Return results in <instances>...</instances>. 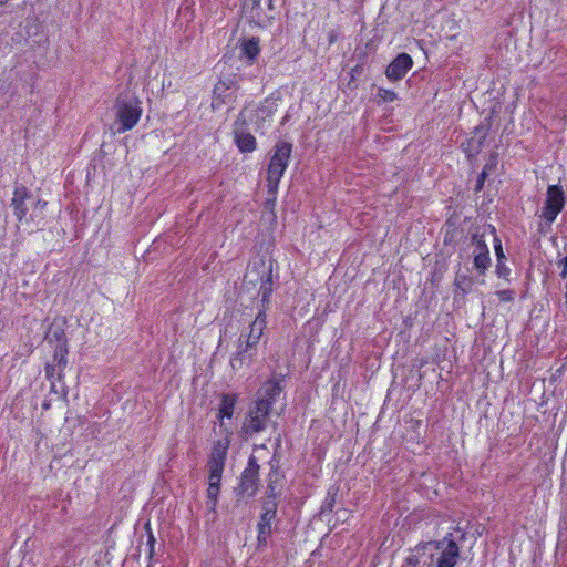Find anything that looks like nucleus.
Segmentation results:
<instances>
[{"label": "nucleus", "mask_w": 567, "mask_h": 567, "mask_svg": "<svg viewBox=\"0 0 567 567\" xmlns=\"http://www.w3.org/2000/svg\"><path fill=\"white\" fill-rule=\"evenodd\" d=\"M233 84V81L231 80H221L219 81L215 87H214V95H215V99H217V95H220L223 92H225L226 90H229L230 86Z\"/></svg>", "instance_id": "nucleus-29"}, {"label": "nucleus", "mask_w": 567, "mask_h": 567, "mask_svg": "<svg viewBox=\"0 0 567 567\" xmlns=\"http://www.w3.org/2000/svg\"><path fill=\"white\" fill-rule=\"evenodd\" d=\"M423 553L429 554L431 561H423V565L429 566L435 559V567H455L460 559V546L451 534L443 537L441 540L424 544Z\"/></svg>", "instance_id": "nucleus-5"}, {"label": "nucleus", "mask_w": 567, "mask_h": 567, "mask_svg": "<svg viewBox=\"0 0 567 567\" xmlns=\"http://www.w3.org/2000/svg\"><path fill=\"white\" fill-rule=\"evenodd\" d=\"M47 339L49 343L56 342L55 347H61L62 344L68 346L64 329L61 327L51 326L47 333Z\"/></svg>", "instance_id": "nucleus-23"}, {"label": "nucleus", "mask_w": 567, "mask_h": 567, "mask_svg": "<svg viewBox=\"0 0 567 567\" xmlns=\"http://www.w3.org/2000/svg\"><path fill=\"white\" fill-rule=\"evenodd\" d=\"M31 193L29 189L23 186H17L13 190V197L11 199V207L13 209V215L16 216L17 220L21 224H29L30 221H33L35 216L30 215L28 217V207H27V199H30Z\"/></svg>", "instance_id": "nucleus-12"}, {"label": "nucleus", "mask_w": 567, "mask_h": 567, "mask_svg": "<svg viewBox=\"0 0 567 567\" xmlns=\"http://www.w3.org/2000/svg\"><path fill=\"white\" fill-rule=\"evenodd\" d=\"M274 2H275V0H268L267 1L268 10H274Z\"/></svg>", "instance_id": "nucleus-37"}, {"label": "nucleus", "mask_w": 567, "mask_h": 567, "mask_svg": "<svg viewBox=\"0 0 567 567\" xmlns=\"http://www.w3.org/2000/svg\"><path fill=\"white\" fill-rule=\"evenodd\" d=\"M413 66V59L403 52L398 54L385 69V76L391 82L402 80Z\"/></svg>", "instance_id": "nucleus-15"}, {"label": "nucleus", "mask_w": 567, "mask_h": 567, "mask_svg": "<svg viewBox=\"0 0 567 567\" xmlns=\"http://www.w3.org/2000/svg\"><path fill=\"white\" fill-rule=\"evenodd\" d=\"M259 464L255 456H250L247 467L240 475V482L237 487V494L241 497H252L257 494L259 487Z\"/></svg>", "instance_id": "nucleus-10"}, {"label": "nucleus", "mask_w": 567, "mask_h": 567, "mask_svg": "<svg viewBox=\"0 0 567 567\" xmlns=\"http://www.w3.org/2000/svg\"><path fill=\"white\" fill-rule=\"evenodd\" d=\"M423 556H429V554L423 553V545L417 546L415 551L405 558L403 567H417Z\"/></svg>", "instance_id": "nucleus-25"}, {"label": "nucleus", "mask_w": 567, "mask_h": 567, "mask_svg": "<svg viewBox=\"0 0 567 567\" xmlns=\"http://www.w3.org/2000/svg\"><path fill=\"white\" fill-rule=\"evenodd\" d=\"M229 443L228 439L216 441L208 457L207 506L213 512L216 509L218 504L220 482L228 454Z\"/></svg>", "instance_id": "nucleus-3"}, {"label": "nucleus", "mask_w": 567, "mask_h": 567, "mask_svg": "<svg viewBox=\"0 0 567 567\" xmlns=\"http://www.w3.org/2000/svg\"><path fill=\"white\" fill-rule=\"evenodd\" d=\"M276 113V105L269 99H265L255 109L254 117L251 118L256 131L264 130L269 126L272 122V117Z\"/></svg>", "instance_id": "nucleus-16"}, {"label": "nucleus", "mask_w": 567, "mask_h": 567, "mask_svg": "<svg viewBox=\"0 0 567 567\" xmlns=\"http://www.w3.org/2000/svg\"><path fill=\"white\" fill-rule=\"evenodd\" d=\"M564 280H565V289H566L565 299H567V279H564Z\"/></svg>", "instance_id": "nucleus-39"}, {"label": "nucleus", "mask_w": 567, "mask_h": 567, "mask_svg": "<svg viewBox=\"0 0 567 567\" xmlns=\"http://www.w3.org/2000/svg\"><path fill=\"white\" fill-rule=\"evenodd\" d=\"M454 284L456 287L462 289L464 293H467L470 291L472 280L466 276H456Z\"/></svg>", "instance_id": "nucleus-28"}, {"label": "nucleus", "mask_w": 567, "mask_h": 567, "mask_svg": "<svg viewBox=\"0 0 567 567\" xmlns=\"http://www.w3.org/2000/svg\"><path fill=\"white\" fill-rule=\"evenodd\" d=\"M405 425L403 440L409 443L421 444L423 442L421 433L422 420L411 417L405 422Z\"/></svg>", "instance_id": "nucleus-20"}, {"label": "nucleus", "mask_w": 567, "mask_h": 567, "mask_svg": "<svg viewBox=\"0 0 567 567\" xmlns=\"http://www.w3.org/2000/svg\"><path fill=\"white\" fill-rule=\"evenodd\" d=\"M565 204L566 198L563 187L560 185H549L540 217L550 226L563 212Z\"/></svg>", "instance_id": "nucleus-9"}, {"label": "nucleus", "mask_w": 567, "mask_h": 567, "mask_svg": "<svg viewBox=\"0 0 567 567\" xmlns=\"http://www.w3.org/2000/svg\"><path fill=\"white\" fill-rule=\"evenodd\" d=\"M237 402L238 394L236 393H223L220 395V402L216 414L220 424H223L225 419H233Z\"/></svg>", "instance_id": "nucleus-18"}, {"label": "nucleus", "mask_w": 567, "mask_h": 567, "mask_svg": "<svg viewBox=\"0 0 567 567\" xmlns=\"http://www.w3.org/2000/svg\"><path fill=\"white\" fill-rule=\"evenodd\" d=\"M270 411L269 403L255 401L245 416L243 423L244 433L248 436H252L264 431L267 427Z\"/></svg>", "instance_id": "nucleus-7"}, {"label": "nucleus", "mask_w": 567, "mask_h": 567, "mask_svg": "<svg viewBox=\"0 0 567 567\" xmlns=\"http://www.w3.org/2000/svg\"><path fill=\"white\" fill-rule=\"evenodd\" d=\"M557 267L559 269V276L563 279H567V250L566 255L557 260Z\"/></svg>", "instance_id": "nucleus-31"}, {"label": "nucleus", "mask_w": 567, "mask_h": 567, "mask_svg": "<svg viewBox=\"0 0 567 567\" xmlns=\"http://www.w3.org/2000/svg\"><path fill=\"white\" fill-rule=\"evenodd\" d=\"M155 542H156L155 537H154L153 533L150 530L148 536H147V546H148L150 558H152L154 555Z\"/></svg>", "instance_id": "nucleus-35"}, {"label": "nucleus", "mask_w": 567, "mask_h": 567, "mask_svg": "<svg viewBox=\"0 0 567 567\" xmlns=\"http://www.w3.org/2000/svg\"><path fill=\"white\" fill-rule=\"evenodd\" d=\"M251 348H246V344H239L238 350L230 358V367L233 370H240L245 364H249L254 358Z\"/></svg>", "instance_id": "nucleus-22"}, {"label": "nucleus", "mask_w": 567, "mask_h": 567, "mask_svg": "<svg viewBox=\"0 0 567 567\" xmlns=\"http://www.w3.org/2000/svg\"><path fill=\"white\" fill-rule=\"evenodd\" d=\"M488 131V126L477 125L473 130V135L461 144L462 151L470 161H473L483 150Z\"/></svg>", "instance_id": "nucleus-13"}, {"label": "nucleus", "mask_w": 567, "mask_h": 567, "mask_svg": "<svg viewBox=\"0 0 567 567\" xmlns=\"http://www.w3.org/2000/svg\"><path fill=\"white\" fill-rule=\"evenodd\" d=\"M514 291L511 289H504L496 291V296L498 297L501 302H512L515 298Z\"/></svg>", "instance_id": "nucleus-30"}, {"label": "nucleus", "mask_w": 567, "mask_h": 567, "mask_svg": "<svg viewBox=\"0 0 567 567\" xmlns=\"http://www.w3.org/2000/svg\"><path fill=\"white\" fill-rule=\"evenodd\" d=\"M260 53V40L258 37L244 39L240 44V55L245 58L249 64H252Z\"/></svg>", "instance_id": "nucleus-19"}, {"label": "nucleus", "mask_w": 567, "mask_h": 567, "mask_svg": "<svg viewBox=\"0 0 567 567\" xmlns=\"http://www.w3.org/2000/svg\"><path fill=\"white\" fill-rule=\"evenodd\" d=\"M243 12L245 13L248 22L258 28L270 27L275 21V16H269L262 12L261 0H246L243 4Z\"/></svg>", "instance_id": "nucleus-14"}, {"label": "nucleus", "mask_w": 567, "mask_h": 567, "mask_svg": "<svg viewBox=\"0 0 567 567\" xmlns=\"http://www.w3.org/2000/svg\"><path fill=\"white\" fill-rule=\"evenodd\" d=\"M487 176L488 174H486V172H481L478 174L474 186V192L476 194L483 190Z\"/></svg>", "instance_id": "nucleus-32"}, {"label": "nucleus", "mask_w": 567, "mask_h": 567, "mask_svg": "<svg viewBox=\"0 0 567 567\" xmlns=\"http://www.w3.org/2000/svg\"><path fill=\"white\" fill-rule=\"evenodd\" d=\"M115 120L118 124L116 132L118 134L132 131L140 122L143 107L142 101L136 95L118 94L114 102Z\"/></svg>", "instance_id": "nucleus-4"}, {"label": "nucleus", "mask_w": 567, "mask_h": 567, "mask_svg": "<svg viewBox=\"0 0 567 567\" xmlns=\"http://www.w3.org/2000/svg\"><path fill=\"white\" fill-rule=\"evenodd\" d=\"M246 111L247 106H244L233 125L234 143L243 154L252 153L258 147L256 137L247 131Z\"/></svg>", "instance_id": "nucleus-8"}, {"label": "nucleus", "mask_w": 567, "mask_h": 567, "mask_svg": "<svg viewBox=\"0 0 567 567\" xmlns=\"http://www.w3.org/2000/svg\"><path fill=\"white\" fill-rule=\"evenodd\" d=\"M282 392V388L280 386V383L275 380H270L266 382L261 388V396L258 398L256 401H264L266 403H269V409H272V405L275 404L277 398Z\"/></svg>", "instance_id": "nucleus-21"}, {"label": "nucleus", "mask_w": 567, "mask_h": 567, "mask_svg": "<svg viewBox=\"0 0 567 567\" xmlns=\"http://www.w3.org/2000/svg\"><path fill=\"white\" fill-rule=\"evenodd\" d=\"M10 0H0V7L6 6Z\"/></svg>", "instance_id": "nucleus-38"}, {"label": "nucleus", "mask_w": 567, "mask_h": 567, "mask_svg": "<svg viewBox=\"0 0 567 567\" xmlns=\"http://www.w3.org/2000/svg\"><path fill=\"white\" fill-rule=\"evenodd\" d=\"M278 504L275 496H268L262 503V513L257 524V530L271 532L272 523L277 516Z\"/></svg>", "instance_id": "nucleus-17"}, {"label": "nucleus", "mask_w": 567, "mask_h": 567, "mask_svg": "<svg viewBox=\"0 0 567 567\" xmlns=\"http://www.w3.org/2000/svg\"><path fill=\"white\" fill-rule=\"evenodd\" d=\"M256 272L259 276V296L261 297L262 307L259 309L254 321L249 324L248 334H241L239 341L245 339L246 348H256L267 327V306L272 295V268L267 266L264 259L255 262L249 274Z\"/></svg>", "instance_id": "nucleus-1"}, {"label": "nucleus", "mask_w": 567, "mask_h": 567, "mask_svg": "<svg viewBox=\"0 0 567 567\" xmlns=\"http://www.w3.org/2000/svg\"><path fill=\"white\" fill-rule=\"evenodd\" d=\"M377 97L379 102H393L398 99V94L393 90L380 87L377 92Z\"/></svg>", "instance_id": "nucleus-27"}, {"label": "nucleus", "mask_w": 567, "mask_h": 567, "mask_svg": "<svg viewBox=\"0 0 567 567\" xmlns=\"http://www.w3.org/2000/svg\"><path fill=\"white\" fill-rule=\"evenodd\" d=\"M486 229H488L489 234L493 235V246L496 256V261L506 260L502 240L496 234V228L493 225H486Z\"/></svg>", "instance_id": "nucleus-24"}, {"label": "nucleus", "mask_w": 567, "mask_h": 567, "mask_svg": "<svg viewBox=\"0 0 567 567\" xmlns=\"http://www.w3.org/2000/svg\"><path fill=\"white\" fill-rule=\"evenodd\" d=\"M293 145L288 141H278L271 151L266 171L267 203L275 204L281 178L284 177L292 155Z\"/></svg>", "instance_id": "nucleus-2"}, {"label": "nucleus", "mask_w": 567, "mask_h": 567, "mask_svg": "<svg viewBox=\"0 0 567 567\" xmlns=\"http://www.w3.org/2000/svg\"><path fill=\"white\" fill-rule=\"evenodd\" d=\"M270 535H271V532L258 530V534H257L258 547H266Z\"/></svg>", "instance_id": "nucleus-33"}, {"label": "nucleus", "mask_w": 567, "mask_h": 567, "mask_svg": "<svg viewBox=\"0 0 567 567\" xmlns=\"http://www.w3.org/2000/svg\"><path fill=\"white\" fill-rule=\"evenodd\" d=\"M486 226L481 230L476 228L471 234L470 246L472 247L471 255L473 257V268L480 276H485L492 265V258L488 245L486 243Z\"/></svg>", "instance_id": "nucleus-6"}, {"label": "nucleus", "mask_w": 567, "mask_h": 567, "mask_svg": "<svg viewBox=\"0 0 567 567\" xmlns=\"http://www.w3.org/2000/svg\"><path fill=\"white\" fill-rule=\"evenodd\" d=\"M497 165V155H492L487 163L484 165L482 172H486V174H489L492 171L495 169Z\"/></svg>", "instance_id": "nucleus-34"}, {"label": "nucleus", "mask_w": 567, "mask_h": 567, "mask_svg": "<svg viewBox=\"0 0 567 567\" xmlns=\"http://www.w3.org/2000/svg\"><path fill=\"white\" fill-rule=\"evenodd\" d=\"M511 268L506 265V260L496 261L495 274L498 278L509 281Z\"/></svg>", "instance_id": "nucleus-26"}, {"label": "nucleus", "mask_w": 567, "mask_h": 567, "mask_svg": "<svg viewBox=\"0 0 567 567\" xmlns=\"http://www.w3.org/2000/svg\"><path fill=\"white\" fill-rule=\"evenodd\" d=\"M45 206H47V202L41 200V199H38V200L34 203V205H33L34 209H37L38 207H40L41 209H43Z\"/></svg>", "instance_id": "nucleus-36"}, {"label": "nucleus", "mask_w": 567, "mask_h": 567, "mask_svg": "<svg viewBox=\"0 0 567 567\" xmlns=\"http://www.w3.org/2000/svg\"><path fill=\"white\" fill-rule=\"evenodd\" d=\"M69 349L66 344L55 347L53 351L52 362L48 363L44 368L45 377L49 380L62 381L64 378V370L68 365Z\"/></svg>", "instance_id": "nucleus-11"}]
</instances>
